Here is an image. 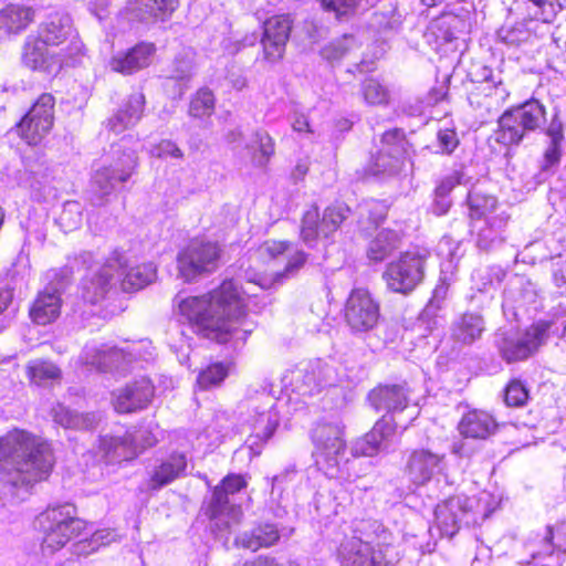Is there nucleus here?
I'll list each match as a JSON object with an SVG mask.
<instances>
[{"label":"nucleus","mask_w":566,"mask_h":566,"mask_svg":"<svg viewBox=\"0 0 566 566\" xmlns=\"http://www.w3.org/2000/svg\"><path fill=\"white\" fill-rule=\"evenodd\" d=\"M179 0H136V10L143 19L155 18L165 20L178 7Z\"/></svg>","instance_id":"obj_44"},{"label":"nucleus","mask_w":566,"mask_h":566,"mask_svg":"<svg viewBox=\"0 0 566 566\" xmlns=\"http://www.w3.org/2000/svg\"><path fill=\"white\" fill-rule=\"evenodd\" d=\"M315 463L329 478H338L345 464L344 424L338 419H323L312 431Z\"/></svg>","instance_id":"obj_8"},{"label":"nucleus","mask_w":566,"mask_h":566,"mask_svg":"<svg viewBox=\"0 0 566 566\" xmlns=\"http://www.w3.org/2000/svg\"><path fill=\"white\" fill-rule=\"evenodd\" d=\"M291 23L289 15L284 14L272 17L264 22L261 45L265 61L275 63L283 57L292 28Z\"/></svg>","instance_id":"obj_23"},{"label":"nucleus","mask_w":566,"mask_h":566,"mask_svg":"<svg viewBox=\"0 0 566 566\" xmlns=\"http://www.w3.org/2000/svg\"><path fill=\"white\" fill-rule=\"evenodd\" d=\"M20 62L29 71L44 76H56L64 65L71 63L62 51L46 44L43 38L34 32L29 33L22 43Z\"/></svg>","instance_id":"obj_12"},{"label":"nucleus","mask_w":566,"mask_h":566,"mask_svg":"<svg viewBox=\"0 0 566 566\" xmlns=\"http://www.w3.org/2000/svg\"><path fill=\"white\" fill-rule=\"evenodd\" d=\"M360 94L368 105H385L389 102L390 93L386 85L377 78H366L360 86Z\"/></svg>","instance_id":"obj_46"},{"label":"nucleus","mask_w":566,"mask_h":566,"mask_svg":"<svg viewBox=\"0 0 566 566\" xmlns=\"http://www.w3.org/2000/svg\"><path fill=\"white\" fill-rule=\"evenodd\" d=\"M495 429L496 422L493 417L482 410L467 412L459 423L460 433L472 439H486Z\"/></svg>","instance_id":"obj_35"},{"label":"nucleus","mask_w":566,"mask_h":566,"mask_svg":"<svg viewBox=\"0 0 566 566\" xmlns=\"http://www.w3.org/2000/svg\"><path fill=\"white\" fill-rule=\"evenodd\" d=\"M290 244L285 241H265L255 251L258 259L262 261H270L276 259L279 255L287 252Z\"/></svg>","instance_id":"obj_53"},{"label":"nucleus","mask_w":566,"mask_h":566,"mask_svg":"<svg viewBox=\"0 0 566 566\" xmlns=\"http://www.w3.org/2000/svg\"><path fill=\"white\" fill-rule=\"evenodd\" d=\"M399 234L394 230L384 229L370 241L367 250L369 260L380 262L398 248Z\"/></svg>","instance_id":"obj_43"},{"label":"nucleus","mask_w":566,"mask_h":566,"mask_svg":"<svg viewBox=\"0 0 566 566\" xmlns=\"http://www.w3.org/2000/svg\"><path fill=\"white\" fill-rule=\"evenodd\" d=\"M142 347H144L143 343L127 345L125 348H118L108 344L91 343L83 348L80 361L83 365L103 371L124 369L126 363H129L133 357L139 355Z\"/></svg>","instance_id":"obj_19"},{"label":"nucleus","mask_w":566,"mask_h":566,"mask_svg":"<svg viewBox=\"0 0 566 566\" xmlns=\"http://www.w3.org/2000/svg\"><path fill=\"white\" fill-rule=\"evenodd\" d=\"M505 271L497 265L478 270L473 274V280L480 291L486 292L502 283L505 277Z\"/></svg>","instance_id":"obj_49"},{"label":"nucleus","mask_w":566,"mask_h":566,"mask_svg":"<svg viewBox=\"0 0 566 566\" xmlns=\"http://www.w3.org/2000/svg\"><path fill=\"white\" fill-rule=\"evenodd\" d=\"M451 207V200L449 199V196H439L436 192L434 202L432 206V211L437 216H442L448 212V210Z\"/></svg>","instance_id":"obj_63"},{"label":"nucleus","mask_w":566,"mask_h":566,"mask_svg":"<svg viewBox=\"0 0 566 566\" xmlns=\"http://www.w3.org/2000/svg\"><path fill=\"white\" fill-rule=\"evenodd\" d=\"M53 465L50 446L40 437L13 429L0 438V480L12 486L48 478Z\"/></svg>","instance_id":"obj_2"},{"label":"nucleus","mask_w":566,"mask_h":566,"mask_svg":"<svg viewBox=\"0 0 566 566\" xmlns=\"http://www.w3.org/2000/svg\"><path fill=\"white\" fill-rule=\"evenodd\" d=\"M370 403L377 410L402 411L408 407L407 389L403 386H384L369 394Z\"/></svg>","instance_id":"obj_34"},{"label":"nucleus","mask_w":566,"mask_h":566,"mask_svg":"<svg viewBox=\"0 0 566 566\" xmlns=\"http://www.w3.org/2000/svg\"><path fill=\"white\" fill-rule=\"evenodd\" d=\"M438 143L442 153H452L458 146V138L455 132L452 129L439 130Z\"/></svg>","instance_id":"obj_61"},{"label":"nucleus","mask_w":566,"mask_h":566,"mask_svg":"<svg viewBox=\"0 0 566 566\" xmlns=\"http://www.w3.org/2000/svg\"><path fill=\"white\" fill-rule=\"evenodd\" d=\"M247 422L251 431L248 439L251 449L258 446L259 442L268 441L279 424V413L273 398L265 395L262 405L253 407Z\"/></svg>","instance_id":"obj_24"},{"label":"nucleus","mask_w":566,"mask_h":566,"mask_svg":"<svg viewBox=\"0 0 566 566\" xmlns=\"http://www.w3.org/2000/svg\"><path fill=\"white\" fill-rule=\"evenodd\" d=\"M481 88L482 92L485 93V96L490 98L488 106L500 105L509 96V93L501 84L492 87L489 83H486L482 85Z\"/></svg>","instance_id":"obj_59"},{"label":"nucleus","mask_w":566,"mask_h":566,"mask_svg":"<svg viewBox=\"0 0 566 566\" xmlns=\"http://www.w3.org/2000/svg\"><path fill=\"white\" fill-rule=\"evenodd\" d=\"M544 122V106L538 101H528L501 116L496 140L504 145L517 144L522 140L525 130H534Z\"/></svg>","instance_id":"obj_11"},{"label":"nucleus","mask_w":566,"mask_h":566,"mask_svg":"<svg viewBox=\"0 0 566 566\" xmlns=\"http://www.w3.org/2000/svg\"><path fill=\"white\" fill-rule=\"evenodd\" d=\"M337 382L336 368L321 359L302 361L289 368L282 376L283 387L301 396H312L325 387L336 386Z\"/></svg>","instance_id":"obj_9"},{"label":"nucleus","mask_w":566,"mask_h":566,"mask_svg":"<svg viewBox=\"0 0 566 566\" xmlns=\"http://www.w3.org/2000/svg\"><path fill=\"white\" fill-rule=\"evenodd\" d=\"M446 468L444 457L426 449L413 450L408 458L406 474L409 481L421 486L441 474Z\"/></svg>","instance_id":"obj_25"},{"label":"nucleus","mask_w":566,"mask_h":566,"mask_svg":"<svg viewBox=\"0 0 566 566\" xmlns=\"http://www.w3.org/2000/svg\"><path fill=\"white\" fill-rule=\"evenodd\" d=\"M499 500L488 491L476 496L455 495L439 503L434 510V524L440 536L452 537L462 525L479 524L497 507Z\"/></svg>","instance_id":"obj_5"},{"label":"nucleus","mask_w":566,"mask_h":566,"mask_svg":"<svg viewBox=\"0 0 566 566\" xmlns=\"http://www.w3.org/2000/svg\"><path fill=\"white\" fill-rule=\"evenodd\" d=\"M528 399V391L525 386L518 381H511L505 390V402L507 406L521 407L525 405Z\"/></svg>","instance_id":"obj_54"},{"label":"nucleus","mask_w":566,"mask_h":566,"mask_svg":"<svg viewBox=\"0 0 566 566\" xmlns=\"http://www.w3.org/2000/svg\"><path fill=\"white\" fill-rule=\"evenodd\" d=\"M507 218L503 214L492 216L486 218L483 227L474 228L478 230V245L481 249L488 250L494 244L503 241V230L506 226Z\"/></svg>","instance_id":"obj_40"},{"label":"nucleus","mask_w":566,"mask_h":566,"mask_svg":"<svg viewBox=\"0 0 566 566\" xmlns=\"http://www.w3.org/2000/svg\"><path fill=\"white\" fill-rule=\"evenodd\" d=\"M305 259L303 252L296 251L290 256L283 272L270 276L254 274L248 277L247 286L227 280L201 296L182 297L178 294L175 298L177 313L205 338L218 343H244L255 328V323L245 314L248 300L256 296L258 291L271 289L294 275Z\"/></svg>","instance_id":"obj_1"},{"label":"nucleus","mask_w":566,"mask_h":566,"mask_svg":"<svg viewBox=\"0 0 566 566\" xmlns=\"http://www.w3.org/2000/svg\"><path fill=\"white\" fill-rule=\"evenodd\" d=\"M379 318V305L366 289H355L345 305V319L355 332L371 329Z\"/></svg>","instance_id":"obj_20"},{"label":"nucleus","mask_w":566,"mask_h":566,"mask_svg":"<svg viewBox=\"0 0 566 566\" xmlns=\"http://www.w3.org/2000/svg\"><path fill=\"white\" fill-rule=\"evenodd\" d=\"M566 555V522L548 526L544 537L543 551L534 554V558L547 559L544 566H559L562 556Z\"/></svg>","instance_id":"obj_31"},{"label":"nucleus","mask_w":566,"mask_h":566,"mask_svg":"<svg viewBox=\"0 0 566 566\" xmlns=\"http://www.w3.org/2000/svg\"><path fill=\"white\" fill-rule=\"evenodd\" d=\"M145 97L142 93H133L108 119V127L115 134H120L125 129L135 126L144 113Z\"/></svg>","instance_id":"obj_29"},{"label":"nucleus","mask_w":566,"mask_h":566,"mask_svg":"<svg viewBox=\"0 0 566 566\" xmlns=\"http://www.w3.org/2000/svg\"><path fill=\"white\" fill-rule=\"evenodd\" d=\"M156 46L153 43L140 42L127 50L114 54L108 61L112 71L129 75L147 67L155 55Z\"/></svg>","instance_id":"obj_28"},{"label":"nucleus","mask_w":566,"mask_h":566,"mask_svg":"<svg viewBox=\"0 0 566 566\" xmlns=\"http://www.w3.org/2000/svg\"><path fill=\"white\" fill-rule=\"evenodd\" d=\"M397 442V424L392 418L384 417L368 433L355 442L353 453L357 457H374L380 452H388Z\"/></svg>","instance_id":"obj_22"},{"label":"nucleus","mask_w":566,"mask_h":566,"mask_svg":"<svg viewBox=\"0 0 566 566\" xmlns=\"http://www.w3.org/2000/svg\"><path fill=\"white\" fill-rule=\"evenodd\" d=\"M34 19L32 7L11 3L0 9V35L18 34Z\"/></svg>","instance_id":"obj_33"},{"label":"nucleus","mask_w":566,"mask_h":566,"mask_svg":"<svg viewBox=\"0 0 566 566\" xmlns=\"http://www.w3.org/2000/svg\"><path fill=\"white\" fill-rule=\"evenodd\" d=\"M155 277L156 269L151 263L129 265L124 256L116 254L84 277L81 285L82 297L96 304L118 282L123 291L134 292L151 283Z\"/></svg>","instance_id":"obj_3"},{"label":"nucleus","mask_w":566,"mask_h":566,"mask_svg":"<svg viewBox=\"0 0 566 566\" xmlns=\"http://www.w3.org/2000/svg\"><path fill=\"white\" fill-rule=\"evenodd\" d=\"M133 135L124 136L111 147V163L97 168L91 182V201L102 206L106 197L113 192L116 184L127 181L137 166V150L129 145L137 144Z\"/></svg>","instance_id":"obj_7"},{"label":"nucleus","mask_w":566,"mask_h":566,"mask_svg":"<svg viewBox=\"0 0 566 566\" xmlns=\"http://www.w3.org/2000/svg\"><path fill=\"white\" fill-rule=\"evenodd\" d=\"M537 293L531 282H524L523 279L516 277L511 283V289L504 292L503 310L510 306H526L536 302Z\"/></svg>","instance_id":"obj_42"},{"label":"nucleus","mask_w":566,"mask_h":566,"mask_svg":"<svg viewBox=\"0 0 566 566\" xmlns=\"http://www.w3.org/2000/svg\"><path fill=\"white\" fill-rule=\"evenodd\" d=\"M402 21V14L394 4H389L373 14L371 25L379 32H397L401 28Z\"/></svg>","instance_id":"obj_45"},{"label":"nucleus","mask_w":566,"mask_h":566,"mask_svg":"<svg viewBox=\"0 0 566 566\" xmlns=\"http://www.w3.org/2000/svg\"><path fill=\"white\" fill-rule=\"evenodd\" d=\"M43 528L42 552L45 555L54 554L63 548L70 541L81 537L75 544L77 554H91L99 545L109 543L104 541L103 532H95L91 538L82 537L86 532V523L75 516V507L69 503L48 509L40 517Z\"/></svg>","instance_id":"obj_4"},{"label":"nucleus","mask_w":566,"mask_h":566,"mask_svg":"<svg viewBox=\"0 0 566 566\" xmlns=\"http://www.w3.org/2000/svg\"><path fill=\"white\" fill-rule=\"evenodd\" d=\"M53 420L67 429H92L99 420L95 413H77L59 403L52 408Z\"/></svg>","instance_id":"obj_38"},{"label":"nucleus","mask_w":566,"mask_h":566,"mask_svg":"<svg viewBox=\"0 0 566 566\" xmlns=\"http://www.w3.org/2000/svg\"><path fill=\"white\" fill-rule=\"evenodd\" d=\"M60 220L67 230L77 228L82 222L80 206L76 202L66 203L60 216Z\"/></svg>","instance_id":"obj_56"},{"label":"nucleus","mask_w":566,"mask_h":566,"mask_svg":"<svg viewBox=\"0 0 566 566\" xmlns=\"http://www.w3.org/2000/svg\"><path fill=\"white\" fill-rule=\"evenodd\" d=\"M25 374L30 382L36 386H49L60 381L62 371L51 360L36 358L25 365Z\"/></svg>","instance_id":"obj_37"},{"label":"nucleus","mask_w":566,"mask_h":566,"mask_svg":"<svg viewBox=\"0 0 566 566\" xmlns=\"http://www.w3.org/2000/svg\"><path fill=\"white\" fill-rule=\"evenodd\" d=\"M321 2L326 10L333 11L337 17H340L353 12L358 0H321Z\"/></svg>","instance_id":"obj_57"},{"label":"nucleus","mask_w":566,"mask_h":566,"mask_svg":"<svg viewBox=\"0 0 566 566\" xmlns=\"http://www.w3.org/2000/svg\"><path fill=\"white\" fill-rule=\"evenodd\" d=\"M247 480L240 474H229L221 484L214 488L211 502L209 504V515L214 525L229 528L232 524H238L242 516L241 507L231 502V496L247 488Z\"/></svg>","instance_id":"obj_14"},{"label":"nucleus","mask_w":566,"mask_h":566,"mask_svg":"<svg viewBox=\"0 0 566 566\" xmlns=\"http://www.w3.org/2000/svg\"><path fill=\"white\" fill-rule=\"evenodd\" d=\"M355 46V40L352 35H344L340 39L332 41L322 49V56L331 62L340 60Z\"/></svg>","instance_id":"obj_51"},{"label":"nucleus","mask_w":566,"mask_h":566,"mask_svg":"<svg viewBox=\"0 0 566 566\" xmlns=\"http://www.w3.org/2000/svg\"><path fill=\"white\" fill-rule=\"evenodd\" d=\"M381 149L373 158L370 171L374 175L397 174L403 164V138L400 130H388L382 135Z\"/></svg>","instance_id":"obj_26"},{"label":"nucleus","mask_w":566,"mask_h":566,"mask_svg":"<svg viewBox=\"0 0 566 566\" xmlns=\"http://www.w3.org/2000/svg\"><path fill=\"white\" fill-rule=\"evenodd\" d=\"M468 203L472 219H486L492 217L490 214L496 207V199L492 196L482 195L480 192H469Z\"/></svg>","instance_id":"obj_48"},{"label":"nucleus","mask_w":566,"mask_h":566,"mask_svg":"<svg viewBox=\"0 0 566 566\" xmlns=\"http://www.w3.org/2000/svg\"><path fill=\"white\" fill-rule=\"evenodd\" d=\"M562 144L563 142L549 140L544 154V169H548L559 163L562 156Z\"/></svg>","instance_id":"obj_60"},{"label":"nucleus","mask_w":566,"mask_h":566,"mask_svg":"<svg viewBox=\"0 0 566 566\" xmlns=\"http://www.w3.org/2000/svg\"><path fill=\"white\" fill-rule=\"evenodd\" d=\"M154 386L148 378H140L113 392V406L119 413H129L148 406Z\"/></svg>","instance_id":"obj_27"},{"label":"nucleus","mask_w":566,"mask_h":566,"mask_svg":"<svg viewBox=\"0 0 566 566\" xmlns=\"http://www.w3.org/2000/svg\"><path fill=\"white\" fill-rule=\"evenodd\" d=\"M71 62L84 54V44L78 36L71 15L66 12H52L33 31Z\"/></svg>","instance_id":"obj_10"},{"label":"nucleus","mask_w":566,"mask_h":566,"mask_svg":"<svg viewBox=\"0 0 566 566\" xmlns=\"http://www.w3.org/2000/svg\"><path fill=\"white\" fill-rule=\"evenodd\" d=\"M386 538L378 521H355L337 548V559L343 566H391L381 548Z\"/></svg>","instance_id":"obj_6"},{"label":"nucleus","mask_w":566,"mask_h":566,"mask_svg":"<svg viewBox=\"0 0 566 566\" xmlns=\"http://www.w3.org/2000/svg\"><path fill=\"white\" fill-rule=\"evenodd\" d=\"M251 153L252 161L258 167H265L275 153V144L265 130H255L251 143L247 146Z\"/></svg>","instance_id":"obj_41"},{"label":"nucleus","mask_w":566,"mask_h":566,"mask_svg":"<svg viewBox=\"0 0 566 566\" xmlns=\"http://www.w3.org/2000/svg\"><path fill=\"white\" fill-rule=\"evenodd\" d=\"M186 468L187 457L185 453L174 452L169 454L153 469L149 479V486L151 489H160L171 483L184 475Z\"/></svg>","instance_id":"obj_30"},{"label":"nucleus","mask_w":566,"mask_h":566,"mask_svg":"<svg viewBox=\"0 0 566 566\" xmlns=\"http://www.w3.org/2000/svg\"><path fill=\"white\" fill-rule=\"evenodd\" d=\"M349 209L343 203H337L325 209L323 218L316 207L308 209L302 220L301 235L305 243L312 244L322 234L328 237L335 232L346 219Z\"/></svg>","instance_id":"obj_21"},{"label":"nucleus","mask_w":566,"mask_h":566,"mask_svg":"<svg viewBox=\"0 0 566 566\" xmlns=\"http://www.w3.org/2000/svg\"><path fill=\"white\" fill-rule=\"evenodd\" d=\"M424 263V253H402L397 260L391 261L387 265L382 274L388 289L401 294H408L413 291L423 279Z\"/></svg>","instance_id":"obj_15"},{"label":"nucleus","mask_w":566,"mask_h":566,"mask_svg":"<svg viewBox=\"0 0 566 566\" xmlns=\"http://www.w3.org/2000/svg\"><path fill=\"white\" fill-rule=\"evenodd\" d=\"M214 109V96L207 88L199 90L192 97L189 106V115L192 117H205L212 114Z\"/></svg>","instance_id":"obj_50"},{"label":"nucleus","mask_w":566,"mask_h":566,"mask_svg":"<svg viewBox=\"0 0 566 566\" xmlns=\"http://www.w3.org/2000/svg\"><path fill=\"white\" fill-rule=\"evenodd\" d=\"M61 295L56 289L48 287L39 293L30 310L32 321L39 325L54 322L61 313Z\"/></svg>","instance_id":"obj_32"},{"label":"nucleus","mask_w":566,"mask_h":566,"mask_svg":"<svg viewBox=\"0 0 566 566\" xmlns=\"http://www.w3.org/2000/svg\"><path fill=\"white\" fill-rule=\"evenodd\" d=\"M549 328L548 322L539 321L527 328L523 335L497 334L496 345L501 356L509 363L527 358L546 342Z\"/></svg>","instance_id":"obj_16"},{"label":"nucleus","mask_w":566,"mask_h":566,"mask_svg":"<svg viewBox=\"0 0 566 566\" xmlns=\"http://www.w3.org/2000/svg\"><path fill=\"white\" fill-rule=\"evenodd\" d=\"M547 136L549 140L564 142L563 124L557 116H554L548 128Z\"/></svg>","instance_id":"obj_62"},{"label":"nucleus","mask_w":566,"mask_h":566,"mask_svg":"<svg viewBox=\"0 0 566 566\" xmlns=\"http://www.w3.org/2000/svg\"><path fill=\"white\" fill-rule=\"evenodd\" d=\"M157 433L151 426L126 431L123 436H103L99 449L111 461H128L138 457L145 449L155 446Z\"/></svg>","instance_id":"obj_13"},{"label":"nucleus","mask_w":566,"mask_h":566,"mask_svg":"<svg viewBox=\"0 0 566 566\" xmlns=\"http://www.w3.org/2000/svg\"><path fill=\"white\" fill-rule=\"evenodd\" d=\"M149 154L154 157L163 159H181L184 157V151L177 146L176 143L169 139H163L158 144L153 145L149 149Z\"/></svg>","instance_id":"obj_55"},{"label":"nucleus","mask_w":566,"mask_h":566,"mask_svg":"<svg viewBox=\"0 0 566 566\" xmlns=\"http://www.w3.org/2000/svg\"><path fill=\"white\" fill-rule=\"evenodd\" d=\"M292 128L297 133H312L308 118L304 114H295L292 119Z\"/></svg>","instance_id":"obj_64"},{"label":"nucleus","mask_w":566,"mask_h":566,"mask_svg":"<svg viewBox=\"0 0 566 566\" xmlns=\"http://www.w3.org/2000/svg\"><path fill=\"white\" fill-rule=\"evenodd\" d=\"M220 249L217 243L201 240L191 241L178 254V271L185 282H192L205 273L217 269Z\"/></svg>","instance_id":"obj_17"},{"label":"nucleus","mask_w":566,"mask_h":566,"mask_svg":"<svg viewBox=\"0 0 566 566\" xmlns=\"http://www.w3.org/2000/svg\"><path fill=\"white\" fill-rule=\"evenodd\" d=\"M55 99L41 94L17 125V132L28 145H38L50 133L54 123Z\"/></svg>","instance_id":"obj_18"},{"label":"nucleus","mask_w":566,"mask_h":566,"mask_svg":"<svg viewBox=\"0 0 566 566\" xmlns=\"http://www.w3.org/2000/svg\"><path fill=\"white\" fill-rule=\"evenodd\" d=\"M463 172L462 171H459V170H455L453 171L452 174H450L449 176L444 177L440 184L437 186L436 190H437V193L439 196H449L450 192L452 191V189L457 186V185H461L463 184Z\"/></svg>","instance_id":"obj_58"},{"label":"nucleus","mask_w":566,"mask_h":566,"mask_svg":"<svg viewBox=\"0 0 566 566\" xmlns=\"http://www.w3.org/2000/svg\"><path fill=\"white\" fill-rule=\"evenodd\" d=\"M535 8L534 18L551 22L564 8L566 0H528Z\"/></svg>","instance_id":"obj_52"},{"label":"nucleus","mask_w":566,"mask_h":566,"mask_svg":"<svg viewBox=\"0 0 566 566\" xmlns=\"http://www.w3.org/2000/svg\"><path fill=\"white\" fill-rule=\"evenodd\" d=\"M483 331V318L479 314L465 313L453 323L452 336L460 343L471 344L482 335Z\"/></svg>","instance_id":"obj_39"},{"label":"nucleus","mask_w":566,"mask_h":566,"mask_svg":"<svg viewBox=\"0 0 566 566\" xmlns=\"http://www.w3.org/2000/svg\"><path fill=\"white\" fill-rule=\"evenodd\" d=\"M280 538L279 531L273 524H264L255 527L252 532L241 534L237 539V545L255 552L262 547L274 545Z\"/></svg>","instance_id":"obj_36"},{"label":"nucleus","mask_w":566,"mask_h":566,"mask_svg":"<svg viewBox=\"0 0 566 566\" xmlns=\"http://www.w3.org/2000/svg\"><path fill=\"white\" fill-rule=\"evenodd\" d=\"M231 364L229 363H214L203 369L197 378V385L200 389L207 390L212 387L219 386L229 375Z\"/></svg>","instance_id":"obj_47"}]
</instances>
